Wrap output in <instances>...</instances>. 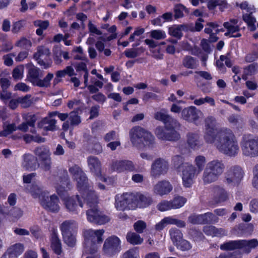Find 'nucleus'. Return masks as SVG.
<instances>
[{
    "instance_id": "a878e982",
    "label": "nucleus",
    "mask_w": 258,
    "mask_h": 258,
    "mask_svg": "<svg viewBox=\"0 0 258 258\" xmlns=\"http://www.w3.org/2000/svg\"><path fill=\"white\" fill-rule=\"evenodd\" d=\"M62 234L76 233L78 229V224L74 220L63 221L60 226Z\"/></svg>"
},
{
    "instance_id": "c85d7f7f",
    "label": "nucleus",
    "mask_w": 258,
    "mask_h": 258,
    "mask_svg": "<svg viewBox=\"0 0 258 258\" xmlns=\"http://www.w3.org/2000/svg\"><path fill=\"white\" fill-rule=\"evenodd\" d=\"M74 180L77 182V186L80 193L92 187L88 182V179L85 172Z\"/></svg>"
},
{
    "instance_id": "412c9836",
    "label": "nucleus",
    "mask_w": 258,
    "mask_h": 258,
    "mask_svg": "<svg viewBox=\"0 0 258 258\" xmlns=\"http://www.w3.org/2000/svg\"><path fill=\"white\" fill-rule=\"evenodd\" d=\"M24 250V245L21 243H16L10 246L1 258H18Z\"/></svg>"
},
{
    "instance_id": "b1692460",
    "label": "nucleus",
    "mask_w": 258,
    "mask_h": 258,
    "mask_svg": "<svg viewBox=\"0 0 258 258\" xmlns=\"http://www.w3.org/2000/svg\"><path fill=\"white\" fill-rule=\"evenodd\" d=\"M80 194L89 207L96 206L98 197L91 187L88 188L87 190H85Z\"/></svg>"
},
{
    "instance_id": "a18cd8bd",
    "label": "nucleus",
    "mask_w": 258,
    "mask_h": 258,
    "mask_svg": "<svg viewBox=\"0 0 258 258\" xmlns=\"http://www.w3.org/2000/svg\"><path fill=\"white\" fill-rule=\"evenodd\" d=\"M122 173L128 172H137L135 164L131 160H122Z\"/></svg>"
},
{
    "instance_id": "603ef678",
    "label": "nucleus",
    "mask_w": 258,
    "mask_h": 258,
    "mask_svg": "<svg viewBox=\"0 0 258 258\" xmlns=\"http://www.w3.org/2000/svg\"><path fill=\"white\" fill-rule=\"evenodd\" d=\"M170 116L167 113V110L165 109H162L160 111H157L154 114L155 119L162 121L164 123L166 122Z\"/></svg>"
},
{
    "instance_id": "9d476101",
    "label": "nucleus",
    "mask_w": 258,
    "mask_h": 258,
    "mask_svg": "<svg viewBox=\"0 0 258 258\" xmlns=\"http://www.w3.org/2000/svg\"><path fill=\"white\" fill-rule=\"evenodd\" d=\"M120 240L116 236H111L107 238L104 243L103 251L108 256H112L119 252L121 249Z\"/></svg>"
},
{
    "instance_id": "c756f323",
    "label": "nucleus",
    "mask_w": 258,
    "mask_h": 258,
    "mask_svg": "<svg viewBox=\"0 0 258 258\" xmlns=\"http://www.w3.org/2000/svg\"><path fill=\"white\" fill-rule=\"evenodd\" d=\"M228 198V193L224 188L218 186L215 187L214 200L216 203L225 202Z\"/></svg>"
},
{
    "instance_id": "338daca9",
    "label": "nucleus",
    "mask_w": 258,
    "mask_h": 258,
    "mask_svg": "<svg viewBox=\"0 0 258 258\" xmlns=\"http://www.w3.org/2000/svg\"><path fill=\"white\" fill-rule=\"evenodd\" d=\"M150 36L156 40H161L166 37V33L161 30H155L150 32Z\"/></svg>"
},
{
    "instance_id": "774afa93",
    "label": "nucleus",
    "mask_w": 258,
    "mask_h": 258,
    "mask_svg": "<svg viewBox=\"0 0 258 258\" xmlns=\"http://www.w3.org/2000/svg\"><path fill=\"white\" fill-rule=\"evenodd\" d=\"M41 167L44 171H49L51 168L52 162L50 156L40 160Z\"/></svg>"
},
{
    "instance_id": "052dcab7",
    "label": "nucleus",
    "mask_w": 258,
    "mask_h": 258,
    "mask_svg": "<svg viewBox=\"0 0 258 258\" xmlns=\"http://www.w3.org/2000/svg\"><path fill=\"white\" fill-rule=\"evenodd\" d=\"M24 68L23 65H19L13 71L12 76L16 80H21L23 77Z\"/></svg>"
},
{
    "instance_id": "f3484780",
    "label": "nucleus",
    "mask_w": 258,
    "mask_h": 258,
    "mask_svg": "<svg viewBox=\"0 0 258 258\" xmlns=\"http://www.w3.org/2000/svg\"><path fill=\"white\" fill-rule=\"evenodd\" d=\"M202 111L195 106H190L182 109L181 118L190 122L196 123L202 114Z\"/></svg>"
},
{
    "instance_id": "ea45409f",
    "label": "nucleus",
    "mask_w": 258,
    "mask_h": 258,
    "mask_svg": "<svg viewBox=\"0 0 258 258\" xmlns=\"http://www.w3.org/2000/svg\"><path fill=\"white\" fill-rule=\"evenodd\" d=\"M170 238L175 245H178L181 239L183 238V234L181 231L176 228H172L169 230Z\"/></svg>"
},
{
    "instance_id": "49530a36",
    "label": "nucleus",
    "mask_w": 258,
    "mask_h": 258,
    "mask_svg": "<svg viewBox=\"0 0 258 258\" xmlns=\"http://www.w3.org/2000/svg\"><path fill=\"white\" fill-rule=\"evenodd\" d=\"M194 163L196 166L198 173L199 174L203 170L206 163V159L205 156L199 155L197 156L194 161Z\"/></svg>"
},
{
    "instance_id": "09e8293b",
    "label": "nucleus",
    "mask_w": 258,
    "mask_h": 258,
    "mask_svg": "<svg viewBox=\"0 0 258 258\" xmlns=\"http://www.w3.org/2000/svg\"><path fill=\"white\" fill-rule=\"evenodd\" d=\"M203 224L207 223H216L218 221V218L216 217L214 214L208 212L204 214H202Z\"/></svg>"
},
{
    "instance_id": "e433bc0d",
    "label": "nucleus",
    "mask_w": 258,
    "mask_h": 258,
    "mask_svg": "<svg viewBox=\"0 0 258 258\" xmlns=\"http://www.w3.org/2000/svg\"><path fill=\"white\" fill-rule=\"evenodd\" d=\"M23 118L25 120L26 122L29 124V126L32 128L30 129V132L33 134H36V130L35 128V122L37 118L35 114L28 113L23 115Z\"/></svg>"
},
{
    "instance_id": "37998d69",
    "label": "nucleus",
    "mask_w": 258,
    "mask_h": 258,
    "mask_svg": "<svg viewBox=\"0 0 258 258\" xmlns=\"http://www.w3.org/2000/svg\"><path fill=\"white\" fill-rule=\"evenodd\" d=\"M166 130H175L176 131L179 130L181 127V124L179 121L173 118L171 116L164 123Z\"/></svg>"
},
{
    "instance_id": "864d4df0",
    "label": "nucleus",
    "mask_w": 258,
    "mask_h": 258,
    "mask_svg": "<svg viewBox=\"0 0 258 258\" xmlns=\"http://www.w3.org/2000/svg\"><path fill=\"white\" fill-rule=\"evenodd\" d=\"M186 202V199L181 196L175 197L171 201L173 209H178L182 207Z\"/></svg>"
},
{
    "instance_id": "aec40b11",
    "label": "nucleus",
    "mask_w": 258,
    "mask_h": 258,
    "mask_svg": "<svg viewBox=\"0 0 258 258\" xmlns=\"http://www.w3.org/2000/svg\"><path fill=\"white\" fill-rule=\"evenodd\" d=\"M22 166L27 170H35L38 167L37 158L32 154H25L22 156Z\"/></svg>"
},
{
    "instance_id": "5701e85b",
    "label": "nucleus",
    "mask_w": 258,
    "mask_h": 258,
    "mask_svg": "<svg viewBox=\"0 0 258 258\" xmlns=\"http://www.w3.org/2000/svg\"><path fill=\"white\" fill-rule=\"evenodd\" d=\"M104 230L99 229L94 230L91 229L85 230L84 232V236L85 238H87L95 242L97 241L96 243L100 244L103 240L102 236L104 233Z\"/></svg>"
},
{
    "instance_id": "680f3d73",
    "label": "nucleus",
    "mask_w": 258,
    "mask_h": 258,
    "mask_svg": "<svg viewBox=\"0 0 258 258\" xmlns=\"http://www.w3.org/2000/svg\"><path fill=\"white\" fill-rule=\"evenodd\" d=\"M172 162L175 168L178 171L181 170L182 166L185 164L183 158L180 155H175L173 157Z\"/></svg>"
},
{
    "instance_id": "13d9d810",
    "label": "nucleus",
    "mask_w": 258,
    "mask_h": 258,
    "mask_svg": "<svg viewBox=\"0 0 258 258\" xmlns=\"http://www.w3.org/2000/svg\"><path fill=\"white\" fill-rule=\"evenodd\" d=\"M75 233L62 234L64 242L69 246L73 247L76 244Z\"/></svg>"
},
{
    "instance_id": "79ce46f5",
    "label": "nucleus",
    "mask_w": 258,
    "mask_h": 258,
    "mask_svg": "<svg viewBox=\"0 0 258 258\" xmlns=\"http://www.w3.org/2000/svg\"><path fill=\"white\" fill-rule=\"evenodd\" d=\"M34 153L36 156L39 157V160H42L43 158L44 159L50 156L49 150L44 146H40L36 148L34 150Z\"/></svg>"
},
{
    "instance_id": "5fc2aeb1",
    "label": "nucleus",
    "mask_w": 258,
    "mask_h": 258,
    "mask_svg": "<svg viewBox=\"0 0 258 258\" xmlns=\"http://www.w3.org/2000/svg\"><path fill=\"white\" fill-rule=\"evenodd\" d=\"M166 224H173L176 225L179 228H184L186 226V223L184 221L174 218L171 217H167L164 218Z\"/></svg>"
},
{
    "instance_id": "0e129e2a",
    "label": "nucleus",
    "mask_w": 258,
    "mask_h": 258,
    "mask_svg": "<svg viewBox=\"0 0 258 258\" xmlns=\"http://www.w3.org/2000/svg\"><path fill=\"white\" fill-rule=\"evenodd\" d=\"M174 17L175 19H178L183 17V11L188 13L187 9L182 5H176L174 7Z\"/></svg>"
},
{
    "instance_id": "2eb2a0df",
    "label": "nucleus",
    "mask_w": 258,
    "mask_h": 258,
    "mask_svg": "<svg viewBox=\"0 0 258 258\" xmlns=\"http://www.w3.org/2000/svg\"><path fill=\"white\" fill-rule=\"evenodd\" d=\"M59 200L56 196H48V192H44V196L40 200L41 206L46 210L52 212H58L59 209Z\"/></svg>"
},
{
    "instance_id": "e2e57ef3",
    "label": "nucleus",
    "mask_w": 258,
    "mask_h": 258,
    "mask_svg": "<svg viewBox=\"0 0 258 258\" xmlns=\"http://www.w3.org/2000/svg\"><path fill=\"white\" fill-rule=\"evenodd\" d=\"M110 169L112 171L122 173V160H112L110 164Z\"/></svg>"
},
{
    "instance_id": "8fccbe9b",
    "label": "nucleus",
    "mask_w": 258,
    "mask_h": 258,
    "mask_svg": "<svg viewBox=\"0 0 258 258\" xmlns=\"http://www.w3.org/2000/svg\"><path fill=\"white\" fill-rule=\"evenodd\" d=\"M223 26L227 30H229L230 32H231V35H230V37H239L241 36V34L239 33H237L236 35L233 34L234 33L237 32L239 31L240 28H239V26L233 25L232 24H231L230 22H225L223 24Z\"/></svg>"
},
{
    "instance_id": "4be33fe9",
    "label": "nucleus",
    "mask_w": 258,
    "mask_h": 258,
    "mask_svg": "<svg viewBox=\"0 0 258 258\" xmlns=\"http://www.w3.org/2000/svg\"><path fill=\"white\" fill-rule=\"evenodd\" d=\"M87 163L91 173L97 176L101 175V163L99 159L93 156L87 158Z\"/></svg>"
},
{
    "instance_id": "39448f33",
    "label": "nucleus",
    "mask_w": 258,
    "mask_h": 258,
    "mask_svg": "<svg viewBox=\"0 0 258 258\" xmlns=\"http://www.w3.org/2000/svg\"><path fill=\"white\" fill-rule=\"evenodd\" d=\"M181 177L183 185L186 188L190 187L194 183V179L199 174L197 168L193 165L185 163L181 167Z\"/></svg>"
},
{
    "instance_id": "7ed1b4c3",
    "label": "nucleus",
    "mask_w": 258,
    "mask_h": 258,
    "mask_svg": "<svg viewBox=\"0 0 258 258\" xmlns=\"http://www.w3.org/2000/svg\"><path fill=\"white\" fill-rule=\"evenodd\" d=\"M28 72L27 79L34 85L40 87H48L50 85V81L53 77V75L48 73L43 79H40L43 74L40 70L33 64H29L28 66Z\"/></svg>"
},
{
    "instance_id": "cd10ccee",
    "label": "nucleus",
    "mask_w": 258,
    "mask_h": 258,
    "mask_svg": "<svg viewBox=\"0 0 258 258\" xmlns=\"http://www.w3.org/2000/svg\"><path fill=\"white\" fill-rule=\"evenodd\" d=\"M219 177L206 168L204 169L202 174V180L204 185H208L216 182Z\"/></svg>"
},
{
    "instance_id": "2f4dec72",
    "label": "nucleus",
    "mask_w": 258,
    "mask_h": 258,
    "mask_svg": "<svg viewBox=\"0 0 258 258\" xmlns=\"http://www.w3.org/2000/svg\"><path fill=\"white\" fill-rule=\"evenodd\" d=\"M51 247L56 254L60 255L61 254L62 252L61 242L55 233H53L52 235Z\"/></svg>"
},
{
    "instance_id": "c03bdc74",
    "label": "nucleus",
    "mask_w": 258,
    "mask_h": 258,
    "mask_svg": "<svg viewBox=\"0 0 258 258\" xmlns=\"http://www.w3.org/2000/svg\"><path fill=\"white\" fill-rule=\"evenodd\" d=\"M144 52V49L141 47L137 48L128 49L124 52V53L127 58H134L140 56Z\"/></svg>"
},
{
    "instance_id": "bf43d9fd",
    "label": "nucleus",
    "mask_w": 258,
    "mask_h": 258,
    "mask_svg": "<svg viewBox=\"0 0 258 258\" xmlns=\"http://www.w3.org/2000/svg\"><path fill=\"white\" fill-rule=\"evenodd\" d=\"M133 227L137 233H143L147 228V224L143 220H138L134 223Z\"/></svg>"
},
{
    "instance_id": "f8f14e48",
    "label": "nucleus",
    "mask_w": 258,
    "mask_h": 258,
    "mask_svg": "<svg viewBox=\"0 0 258 258\" xmlns=\"http://www.w3.org/2000/svg\"><path fill=\"white\" fill-rule=\"evenodd\" d=\"M64 205L67 210L74 214H78L83 207V203L79 196L72 197H64Z\"/></svg>"
},
{
    "instance_id": "6e6d98bb",
    "label": "nucleus",
    "mask_w": 258,
    "mask_h": 258,
    "mask_svg": "<svg viewBox=\"0 0 258 258\" xmlns=\"http://www.w3.org/2000/svg\"><path fill=\"white\" fill-rule=\"evenodd\" d=\"M194 103L195 105L200 106L205 103H209L211 106H214L215 105V102L214 99L209 96H206L205 98H200L199 99H195Z\"/></svg>"
},
{
    "instance_id": "423d86ee",
    "label": "nucleus",
    "mask_w": 258,
    "mask_h": 258,
    "mask_svg": "<svg viewBox=\"0 0 258 258\" xmlns=\"http://www.w3.org/2000/svg\"><path fill=\"white\" fill-rule=\"evenodd\" d=\"M86 211L87 220L93 224H104L110 221V218L98 209L96 206L89 207Z\"/></svg>"
},
{
    "instance_id": "58836bf2",
    "label": "nucleus",
    "mask_w": 258,
    "mask_h": 258,
    "mask_svg": "<svg viewBox=\"0 0 258 258\" xmlns=\"http://www.w3.org/2000/svg\"><path fill=\"white\" fill-rule=\"evenodd\" d=\"M138 205L141 207H148L153 202L152 198L147 195L138 193Z\"/></svg>"
},
{
    "instance_id": "7c9ffc66",
    "label": "nucleus",
    "mask_w": 258,
    "mask_h": 258,
    "mask_svg": "<svg viewBox=\"0 0 258 258\" xmlns=\"http://www.w3.org/2000/svg\"><path fill=\"white\" fill-rule=\"evenodd\" d=\"M139 233L129 232L126 235V239L128 242L133 245H139L141 244L143 242V238H142Z\"/></svg>"
},
{
    "instance_id": "4468645a",
    "label": "nucleus",
    "mask_w": 258,
    "mask_h": 258,
    "mask_svg": "<svg viewBox=\"0 0 258 258\" xmlns=\"http://www.w3.org/2000/svg\"><path fill=\"white\" fill-rule=\"evenodd\" d=\"M242 151L246 156H258V137L244 141L242 146Z\"/></svg>"
},
{
    "instance_id": "0eeeda50",
    "label": "nucleus",
    "mask_w": 258,
    "mask_h": 258,
    "mask_svg": "<svg viewBox=\"0 0 258 258\" xmlns=\"http://www.w3.org/2000/svg\"><path fill=\"white\" fill-rule=\"evenodd\" d=\"M205 124L204 141L207 144L211 143L217 137V132L218 131L216 128V119L212 116H209L205 119Z\"/></svg>"
},
{
    "instance_id": "bb28decb",
    "label": "nucleus",
    "mask_w": 258,
    "mask_h": 258,
    "mask_svg": "<svg viewBox=\"0 0 258 258\" xmlns=\"http://www.w3.org/2000/svg\"><path fill=\"white\" fill-rule=\"evenodd\" d=\"M258 246V241L256 239L249 240H239V249H242L243 252L248 253L253 248Z\"/></svg>"
},
{
    "instance_id": "3c124183",
    "label": "nucleus",
    "mask_w": 258,
    "mask_h": 258,
    "mask_svg": "<svg viewBox=\"0 0 258 258\" xmlns=\"http://www.w3.org/2000/svg\"><path fill=\"white\" fill-rule=\"evenodd\" d=\"M19 104L23 108L30 107L33 103V99L31 95L27 94L24 97H19Z\"/></svg>"
},
{
    "instance_id": "72a5a7b5",
    "label": "nucleus",
    "mask_w": 258,
    "mask_h": 258,
    "mask_svg": "<svg viewBox=\"0 0 258 258\" xmlns=\"http://www.w3.org/2000/svg\"><path fill=\"white\" fill-rule=\"evenodd\" d=\"M98 244L96 242L93 241V239L90 240L89 239L85 238L84 248L85 252L90 254L95 253L98 248Z\"/></svg>"
},
{
    "instance_id": "4c0bfd02",
    "label": "nucleus",
    "mask_w": 258,
    "mask_h": 258,
    "mask_svg": "<svg viewBox=\"0 0 258 258\" xmlns=\"http://www.w3.org/2000/svg\"><path fill=\"white\" fill-rule=\"evenodd\" d=\"M220 247L221 250L226 251H232L239 249V240L226 242L221 244Z\"/></svg>"
},
{
    "instance_id": "f704fd0d",
    "label": "nucleus",
    "mask_w": 258,
    "mask_h": 258,
    "mask_svg": "<svg viewBox=\"0 0 258 258\" xmlns=\"http://www.w3.org/2000/svg\"><path fill=\"white\" fill-rule=\"evenodd\" d=\"M182 63L186 68L194 69L198 65V60L196 58L190 55H186L183 57Z\"/></svg>"
},
{
    "instance_id": "f03ea898",
    "label": "nucleus",
    "mask_w": 258,
    "mask_h": 258,
    "mask_svg": "<svg viewBox=\"0 0 258 258\" xmlns=\"http://www.w3.org/2000/svg\"><path fill=\"white\" fill-rule=\"evenodd\" d=\"M129 136L131 142L136 147L142 144L151 147L155 142L153 136L140 126L132 127L129 132Z\"/></svg>"
},
{
    "instance_id": "a211bd4d",
    "label": "nucleus",
    "mask_w": 258,
    "mask_h": 258,
    "mask_svg": "<svg viewBox=\"0 0 258 258\" xmlns=\"http://www.w3.org/2000/svg\"><path fill=\"white\" fill-rule=\"evenodd\" d=\"M205 168L220 177L224 171L225 165L222 160L214 159L208 162Z\"/></svg>"
},
{
    "instance_id": "4d7b16f0",
    "label": "nucleus",
    "mask_w": 258,
    "mask_h": 258,
    "mask_svg": "<svg viewBox=\"0 0 258 258\" xmlns=\"http://www.w3.org/2000/svg\"><path fill=\"white\" fill-rule=\"evenodd\" d=\"M16 46L22 49L28 50L32 46V43L30 40L23 37L16 42Z\"/></svg>"
},
{
    "instance_id": "c9c22d12",
    "label": "nucleus",
    "mask_w": 258,
    "mask_h": 258,
    "mask_svg": "<svg viewBox=\"0 0 258 258\" xmlns=\"http://www.w3.org/2000/svg\"><path fill=\"white\" fill-rule=\"evenodd\" d=\"M187 137V144L191 148L196 149L200 147L199 137L197 134L188 133Z\"/></svg>"
},
{
    "instance_id": "473e14b6",
    "label": "nucleus",
    "mask_w": 258,
    "mask_h": 258,
    "mask_svg": "<svg viewBox=\"0 0 258 258\" xmlns=\"http://www.w3.org/2000/svg\"><path fill=\"white\" fill-rule=\"evenodd\" d=\"M27 190L34 198H39L40 200L44 196V192H47L45 191H43L42 188L36 184H32L29 188H27Z\"/></svg>"
},
{
    "instance_id": "69168bd1",
    "label": "nucleus",
    "mask_w": 258,
    "mask_h": 258,
    "mask_svg": "<svg viewBox=\"0 0 258 258\" xmlns=\"http://www.w3.org/2000/svg\"><path fill=\"white\" fill-rule=\"evenodd\" d=\"M69 119L72 125H78L81 122L80 117L78 115L77 111L74 110L69 114Z\"/></svg>"
},
{
    "instance_id": "1a4fd4ad",
    "label": "nucleus",
    "mask_w": 258,
    "mask_h": 258,
    "mask_svg": "<svg viewBox=\"0 0 258 258\" xmlns=\"http://www.w3.org/2000/svg\"><path fill=\"white\" fill-rule=\"evenodd\" d=\"M168 169V162L164 158H158L151 165L150 175L154 178H159L161 175L166 174Z\"/></svg>"
},
{
    "instance_id": "6ab92c4d",
    "label": "nucleus",
    "mask_w": 258,
    "mask_h": 258,
    "mask_svg": "<svg viewBox=\"0 0 258 258\" xmlns=\"http://www.w3.org/2000/svg\"><path fill=\"white\" fill-rule=\"evenodd\" d=\"M173 189L169 181L163 180L158 181L153 187V192L156 195L162 196L168 194Z\"/></svg>"
},
{
    "instance_id": "9b49d317",
    "label": "nucleus",
    "mask_w": 258,
    "mask_h": 258,
    "mask_svg": "<svg viewBox=\"0 0 258 258\" xmlns=\"http://www.w3.org/2000/svg\"><path fill=\"white\" fill-rule=\"evenodd\" d=\"M50 55V51L48 48L40 46L37 47V52L34 54L33 57L40 66L43 67L44 69H47L51 66V60L47 59Z\"/></svg>"
},
{
    "instance_id": "dca6fc26",
    "label": "nucleus",
    "mask_w": 258,
    "mask_h": 258,
    "mask_svg": "<svg viewBox=\"0 0 258 258\" xmlns=\"http://www.w3.org/2000/svg\"><path fill=\"white\" fill-rule=\"evenodd\" d=\"M72 187V184L68 172L66 170L63 171L62 176L59 178V182L57 183L55 188L57 194L62 198L66 197L68 189Z\"/></svg>"
},
{
    "instance_id": "de8ad7c7",
    "label": "nucleus",
    "mask_w": 258,
    "mask_h": 258,
    "mask_svg": "<svg viewBox=\"0 0 258 258\" xmlns=\"http://www.w3.org/2000/svg\"><path fill=\"white\" fill-rule=\"evenodd\" d=\"M69 172L74 180L84 173L82 169L77 164L70 166L69 167Z\"/></svg>"
},
{
    "instance_id": "20e7f679",
    "label": "nucleus",
    "mask_w": 258,
    "mask_h": 258,
    "mask_svg": "<svg viewBox=\"0 0 258 258\" xmlns=\"http://www.w3.org/2000/svg\"><path fill=\"white\" fill-rule=\"evenodd\" d=\"M138 192H125L115 198V207L119 211L135 209L138 206Z\"/></svg>"
},
{
    "instance_id": "f257e3e1",
    "label": "nucleus",
    "mask_w": 258,
    "mask_h": 258,
    "mask_svg": "<svg viewBox=\"0 0 258 258\" xmlns=\"http://www.w3.org/2000/svg\"><path fill=\"white\" fill-rule=\"evenodd\" d=\"M221 153L230 157L236 156L239 152L237 139L233 131L227 127L220 128L217 137L211 143Z\"/></svg>"
},
{
    "instance_id": "a19ab883",
    "label": "nucleus",
    "mask_w": 258,
    "mask_h": 258,
    "mask_svg": "<svg viewBox=\"0 0 258 258\" xmlns=\"http://www.w3.org/2000/svg\"><path fill=\"white\" fill-rule=\"evenodd\" d=\"M23 215V211L17 207H11L8 206L7 217L13 220H18Z\"/></svg>"
},
{
    "instance_id": "6e6552de",
    "label": "nucleus",
    "mask_w": 258,
    "mask_h": 258,
    "mask_svg": "<svg viewBox=\"0 0 258 258\" xmlns=\"http://www.w3.org/2000/svg\"><path fill=\"white\" fill-rule=\"evenodd\" d=\"M244 176V171L238 166L231 167L225 174L226 183L235 186L238 185Z\"/></svg>"
},
{
    "instance_id": "393cba45",
    "label": "nucleus",
    "mask_w": 258,
    "mask_h": 258,
    "mask_svg": "<svg viewBox=\"0 0 258 258\" xmlns=\"http://www.w3.org/2000/svg\"><path fill=\"white\" fill-rule=\"evenodd\" d=\"M56 123L55 119L50 117H46L38 122L37 126L46 131H53L56 129Z\"/></svg>"
},
{
    "instance_id": "ddd939ff",
    "label": "nucleus",
    "mask_w": 258,
    "mask_h": 258,
    "mask_svg": "<svg viewBox=\"0 0 258 258\" xmlns=\"http://www.w3.org/2000/svg\"><path fill=\"white\" fill-rule=\"evenodd\" d=\"M155 134L157 137L160 140L168 141H177L180 138V135L178 132L175 130H166L162 126H158L156 128Z\"/></svg>"
}]
</instances>
